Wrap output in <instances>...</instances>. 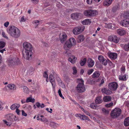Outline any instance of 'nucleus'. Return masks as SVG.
Segmentation results:
<instances>
[{
    "label": "nucleus",
    "instance_id": "052dcab7",
    "mask_svg": "<svg viewBox=\"0 0 129 129\" xmlns=\"http://www.w3.org/2000/svg\"><path fill=\"white\" fill-rule=\"evenodd\" d=\"M86 2L88 4H90L92 3V0H86Z\"/></svg>",
    "mask_w": 129,
    "mask_h": 129
},
{
    "label": "nucleus",
    "instance_id": "5701e85b",
    "mask_svg": "<svg viewBox=\"0 0 129 129\" xmlns=\"http://www.w3.org/2000/svg\"><path fill=\"white\" fill-rule=\"evenodd\" d=\"M95 103L96 104H100L103 102L102 99V97L100 96H98L96 98L95 100Z\"/></svg>",
    "mask_w": 129,
    "mask_h": 129
},
{
    "label": "nucleus",
    "instance_id": "37998d69",
    "mask_svg": "<svg viewBox=\"0 0 129 129\" xmlns=\"http://www.w3.org/2000/svg\"><path fill=\"white\" fill-rule=\"evenodd\" d=\"M113 105V103L111 102L108 104H106L105 105V107L107 108H111L112 107Z\"/></svg>",
    "mask_w": 129,
    "mask_h": 129
},
{
    "label": "nucleus",
    "instance_id": "bb28decb",
    "mask_svg": "<svg viewBox=\"0 0 129 129\" xmlns=\"http://www.w3.org/2000/svg\"><path fill=\"white\" fill-rule=\"evenodd\" d=\"M91 20L90 19H86L81 22V23L82 24L84 25H87L90 24L91 23Z\"/></svg>",
    "mask_w": 129,
    "mask_h": 129
},
{
    "label": "nucleus",
    "instance_id": "7c9ffc66",
    "mask_svg": "<svg viewBox=\"0 0 129 129\" xmlns=\"http://www.w3.org/2000/svg\"><path fill=\"white\" fill-rule=\"evenodd\" d=\"M84 39V37L83 35H80L78 37L77 39V42L80 43L83 41Z\"/></svg>",
    "mask_w": 129,
    "mask_h": 129
},
{
    "label": "nucleus",
    "instance_id": "4468645a",
    "mask_svg": "<svg viewBox=\"0 0 129 129\" xmlns=\"http://www.w3.org/2000/svg\"><path fill=\"white\" fill-rule=\"evenodd\" d=\"M5 118L8 121H9L12 122L13 119L14 117H16V116L12 114H9L5 116Z\"/></svg>",
    "mask_w": 129,
    "mask_h": 129
},
{
    "label": "nucleus",
    "instance_id": "6e6552de",
    "mask_svg": "<svg viewBox=\"0 0 129 129\" xmlns=\"http://www.w3.org/2000/svg\"><path fill=\"white\" fill-rule=\"evenodd\" d=\"M84 26L77 27L74 28L73 30V33L75 35H77L82 33L84 29Z\"/></svg>",
    "mask_w": 129,
    "mask_h": 129
},
{
    "label": "nucleus",
    "instance_id": "ddd939ff",
    "mask_svg": "<svg viewBox=\"0 0 129 129\" xmlns=\"http://www.w3.org/2000/svg\"><path fill=\"white\" fill-rule=\"evenodd\" d=\"M67 36L66 34L64 32H62L60 35V39L61 43H63L64 41L67 39Z\"/></svg>",
    "mask_w": 129,
    "mask_h": 129
},
{
    "label": "nucleus",
    "instance_id": "4be33fe9",
    "mask_svg": "<svg viewBox=\"0 0 129 129\" xmlns=\"http://www.w3.org/2000/svg\"><path fill=\"white\" fill-rule=\"evenodd\" d=\"M94 64V61L90 58H89L88 60V66L89 67H92Z\"/></svg>",
    "mask_w": 129,
    "mask_h": 129
},
{
    "label": "nucleus",
    "instance_id": "7ed1b4c3",
    "mask_svg": "<svg viewBox=\"0 0 129 129\" xmlns=\"http://www.w3.org/2000/svg\"><path fill=\"white\" fill-rule=\"evenodd\" d=\"M76 44V41L75 39L73 38H71L64 44V48L66 50H69Z\"/></svg>",
    "mask_w": 129,
    "mask_h": 129
},
{
    "label": "nucleus",
    "instance_id": "49530a36",
    "mask_svg": "<svg viewBox=\"0 0 129 129\" xmlns=\"http://www.w3.org/2000/svg\"><path fill=\"white\" fill-rule=\"evenodd\" d=\"M121 73L124 74L125 71V66H122L121 68Z\"/></svg>",
    "mask_w": 129,
    "mask_h": 129
},
{
    "label": "nucleus",
    "instance_id": "6ab92c4d",
    "mask_svg": "<svg viewBox=\"0 0 129 129\" xmlns=\"http://www.w3.org/2000/svg\"><path fill=\"white\" fill-rule=\"evenodd\" d=\"M20 107V105L19 104L15 103L12 105L10 107L11 110H14Z\"/></svg>",
    "mask_w": 129,
    "mask_h": 129
},
{
    "label": "nucleus",
    "instance_id": "8fccbe9b",
    "mask_svg": "<svg viewBox=\"0 0 129 129\" xmlns=\"http://www.w3.org/2000/svg\"><path fill=\"white\" fill-rule=\"evenodd\" d=\"M72 69L73 71V74H76L77 72L76 68L74 67Z\"/></svg>",
    "mask_w": 129,
    "mask_h": 129
},
{
    "label": "nucleus",
    "instance_id": "39448f33",
    "mask_svg": "<svg viewBox=\"0 0 129 129\" xmlns=\"http://www.w3.org/2000/svg\"><path fill=\"white\" fill-rule=\"evenodd\" d=\"M77 81L79 83L76 87V89L78 92H84L86 90L84 84V81L81 79H78Z\"/></svg>",
    "mask_w": 129,
    "mask_h": 129
},
{
    "label": "nucleus",
    "instance_id": "3c124183",
    "mask_svg": "<svg viewBox=\"0 0 129 129\" xmlns=\"http://www.w3.org/2000/svg\"><path fill=\"white\" fill-rule=\"evenodd\" d=\"M26 20V18H25L24 16H22L21 17L20 21L21 22H24Z\"/></svg>",
    "mask_w": 129,
    "mask_h": 129
},
{
    "label": "nucleus",
    "instance_id": "69168bd1",
    "mask_svg": "<svg viewBox=\"0 0 129 129\" xmlns=\"http://www.w3.org/2000/svg\"><path fill=\"white\" fill-rule=\"evenodd\" d=\"M124 104L126 105H128L129 104V101L128 100L125 101Z\"/></svg>",
    "mask_w": 129,
    "mask_h": 129
},
{
    "label": "nucleus",
    "instance_id": "79ce46f5",
    "mask_svg": "<svg viewBox=\"0 0 129 129\" xmlns=\"http://www.w3.org/2000/svg\"><path fill=\"white\" fill-rule=\"evenodd\" d=\"M86 59L85 58H84L82 60H81L80 62V64L81 66H83L86 63Z\"/></svg>",
    "mask_w": 129,
    "mask_h": 129
},
{
    "label": "nucleus",
    "instance_id": "6e6d98bb",
    "mask_svg": "<svg viewBox=\"0 0 129 129\" xmlns=\"http://www.w3.org/2000/svg\"><path fill=\"white\" fill-rule=\"evenodd\" d=\"M40 21L38 20H35L33 21V23L36 25H38V23Z\"/></svg>",
    "mask_w": 129,
    "mask_h": 129
},
{
    "label": "nucleus",
    "instance_id": "f3484780",
    "mask_svg": "<svg viewBox=\"0 0 129 129\" xmlns=\"http://www.w3.org/2000/svg\"><path fill=\"white\" fill-rule=\"evenodd\" d=\"M101 91L103 93L107 95L110 94L112 93L111 90L105 88H104L102 89Z\"/></svg>",
    "mask_w": 129,
    "mask_h": 129
},
{
    "label": "nucleus",
    "instance_id": "dca6fc26",
    "mask_svg": "<svg viewBox=\"0 0 129 129\" xmlns=\"http://www.w3.org/2000/svg\"><path fill=\"white\" fill-rule=\"evenodd\" d=\"M120 24L125 27L127 26L129 24V18H126L121 21L120 22Z\"/></svg>",
    "mask_w": 129,
    "mask_h": 129
},
{
    "label": "nucleus",
    "instance_id": "0eeeda50",
    "mask_svg": "<svg viewBox=\"0 0 129 129\" xmlns=\"http://www.w3.org/2000/svg\"><path fill=\"white\" fill-rule=\"evenodd\" d=\"M121 112V110L119 108H115L111 111V116L112 118H116L120 115Z\"/></svg>",
    "mask_w": 129,
    "mask_h": 129
},
{
    "label": "nucleus",
    "instance_id": "4c0bfd02",
    "mask_svg": "<svg viewBox=\"0 0 129 129\" xmlns=\"http://www.w3.org/2000/svg\"><path fill=\"white\" fill-rule=\"evenodd\" d=\"M49 125L53 128H55L57 127L58 124L53 122H50Z\"/></svg>",
    "mask_w": 129,
    "mask_h": 129
},
{
    "label": "nucleus",
    "instance_id": "a211bd4d",
    "mask_svg": "<svg viewBox=\"0 0 129 129\" xmlns=\"http://www.w3.org/2000/svg\"><path fill=\"white\" fill-rule=\"evenodd\" d=\"M68 60L72 64H74L76 62L77 58L74 55L71 56L68 59Z\"/></svg>",
    "mask_w": 129,
    "mask_h": 129
},
{
    "label": "nucleus",
    "instance_id": "c9c22d12",
    "mask_svg": "<svg viewBox=\"0 0 129 129\" xmlns=\"http://www.w3.org/2000/svg\"><path fill=\"white\" fill-rule=\"evenodd\" d=\"M108 28H110L112 29H114L115 27V25L111 23H109L107 25Z\"/></svg>",
    "mask_w": 129,
    "mask_h": 129
},
{
    "label": "nucleus",
    "instance_id": "412c9836",
    "mask_svg": "<svg viewBox=\"0 0 129 129\" xmlns=\"http://www.w3.org/2000/svg\"><path fill=\"white\" fill-rule=\"evenodd\" d=\"M117 34L120 36H122L126 33L125 30L123 29H119L117 30Z\"/></svg>",
    "mask_w": 129,
    "mask_h": 129
},
{
    "label": "nucleus",
    "instance_id": "72a5a7b5",
    "mask_svg": "<svg viewBox=\"0 0 129 129\" xmlns=\"http://www.w3.org/2000/svg\"><path fill=\"white\" fill-rule=\"evenodd\" d=\"M100 76V73L98 71L95 72L92 75V77L93 78H97Z\"/></svg>",
    "mask_w": 129,
    "mask_h": 129
},
{
    "label": "nucleus",
    "instance_id": "f03ea898",
    "mask_svg": "<svg viewBox=\"0 0 129 129\" xmlns=\"http://www.w3.org/2000/svg\"><path fill=\"white\" fill-rule=\"evenodd\" d=\"M7 31L11 36L16 38L19 37L20 35L19 29L14 26H9L7 29Z\"/></svg>",
    "mask_w": 129,
    "mask_h": 129
},
{
    "label": "nucleus",
    "instance_id": "603ef678",
    "mask_svg": "<svg viewBox=\"0 0 129 129\" xmlns=\"http://www.w3.org/2000/svg\"><path fill=\"white\" fill-rule=\"evenodd\" d=\"M9 23L8 21H6L4 24V26L6 27H7L9 25Z\"/></svg>",
    "mask_w": 129,
    "mask_h": 129
},
{
    "label": "nucleus",
    "instance_id": "c85d7f7f",
    "mask_svg": "<svg viewBox=\"0 0 129 129\" xmlns=\"http://www.w3.org/2000/svg\"><path fill=\"white\" fill-rule=\"evenodd\" d=\"M23 91L24 93L26 94H28L29 92L28 88L26 86H23Z\"/></svg>",
    "mask_w": 129,
    "mask_h": 129
},
{
    "label": "nucleus",
    "instance_id": "4d7b16f0",
    "mask_svg": "<svg viewBox=\"0 0 129 129\" xmlns=\"http://www.w3.org/2000/svg\"><path fill=\"white\" fill-rule=\"evenodd\" d=\"M43 77L45 78H48V75L47 72L46 71L43 74Z\"/></svg>",
    "mask_w": 129,
    "mask_h": 129
},
{
    "label": "nucleus",
    "instance_id": "a878e982",
    "mask_svg": "<svg viewBox=\"0 0 129 129\" xmlns=\"http://www.w3.org/2000/svg\"><path fill=\"white\" fill-rule=\"evenodd\" d=\"M7 87L10 90H14L16 89V87L15 85L13 84H10L8 85Z\"/></svg>",
    "mask_w": 129,
    "mask_h": 129
},
{
    "label": "nucleus",
    "instance_id": "2f4dec72",
    "mask_svg": "<svg viewBox=\"0 0 129 129\" xmlns=\"http://www.w3.org/2000/svg\"><path fill=\"white\" fill-rule=\"evenodd\" d=\"M103 99L104 102H108L111 100V98L110 96H106L103 97Z\"/></svg>",
    "mask_w": 129,
    "mask_h": 129
},
{
    "label": "nucleus",
    "instance_id": "e2e57ef3",
    "mask_svg": "<svg viewBox=\"0 0 129 129\" xmlns=\"http://www.w3.org/2000/svg\"><path fill=\"white\" fill-rule=\"evenodd\" d=\"M91 119H93L94 120H96V118L92 115L90 114V115H89Z\"/></svg>",
    "mask_w": 129,
    "mask_h": 129
},
{
    "label": "nucleus",
    "instance_id": "09e8293b",
    "mask_svg": "<svg viewBox=\"0 0 129 129\" xmlns=\"http://www.w3.org/2000/svg\"><path fill=\"white\" fill-rule=\"evenodd\" d=\"M94 71V70L93 69H90L88 70L87 73L89 75H90Z\"/></svg>",
    "mask_w": 129,
    "mask_h": 129
},
{
    "label": "nucleus",
    "instance_id": "774afa93",
    "mask_svg": "<svg viewBox=\"0 0 129 129\" xmlns=\"http://www.w3.org/2000/svg\"><path fill=\"white\" fill-rule=\"evenodd\" d=\"M6 51V50L5 49H0V52L2 53H3L4 51Z\"/></svg>",
    "mask_w": 129,
    "mask_h": 129
},
{
    "label": "nucleus",
    "instance_id": "c756f323",
    "mask_svg": "<svg viewBox=\"0 0 129 129\" xmlns=\"http://www.w3.org/2000/svg\"><path fill=\"white\" fill-rule=\"evenodd\" d=\"M112 1L111 0H105L104 2L103 5L104 6H109L111 4Z\"/></svg>",
    "mask_w": 129,
    "mask_h": 129
},
{
    "label": "nucleus",
    "instance_id": "f257e3e1",
    "mask_svg": "<svg viewBox=\"0 0 129 129\" xmlns=\"http://www.w3.org/2000/svg\"><path fill=\"white\" fill-rule=\"evenodd\" d=\"M24 49L23 54L24 58L28 60L31 58L32 54V47L31 45L27 42H24L23 44Z\"/></svg>",
    "mask_w": 129,
    "mask_h": 129
},
{
    "label": "nucleus",
    "instance_id": "9b49d317",
    "mask_svg": "<svg viewBox=\"0 0 129 129\" xmlns=\"http://www.w3.org/2000/svg\"><path fill=\"white\" fill-rule=\"evenodd\" d=\"M82 16V14L80 13H76L72 14L71 17L73 19L78 20L81 18Z\"/></svg>",
    "mask_w": 129,
    "mask_h": 129
},
{
    "label": "nucleus",
    "instance_id": "13d9d810",
    "mask_svg": "<svg viewBox=\"0 0 129 129\" xmlns=\"http://www.w3.org/2000/svg\"><path fill=\"white\" fill-rule=\"evenodd\" d=\"M20 110L18 108L16 109L15 111L16 113L18 115H19L20 114Z\"/></svg>",
    "mask_w": 129,
    "mask_h": 129
},
{
    "label": "nucleus",
    "instance_id": "f8f14e48",
    "mask_svg": "<svg viewBox=\"0 0 129 129\" xmlns=\"http://www.w3.org/2000/svg\"><path fill=\"white\" fill-rule=\"evenodd\" d=\"M108 54L109 57L112 60L116 59L117 56V54L115 53L109 52Z\"/></svg>",
    "mask_w": 129,
    "mask_h": 129
},
{
    "label": "nucleus",
    "instance_id": "20e7f679",
    "mask_svg": "<svg viewBox=\"0 0 129 129\" xmlns=\"http://www.w3.org/2000/svg\"><path fill=\"white\" fill-rule=\"evenodd\" d=\"M9 66L11 67L18 65L20 63L19 60L18 58L10 57L7 60Z\"/></svg>",
    "mask_w": 129,
    "mask_h": 129
},
{
    "label": "nucleus",
    "instance_id": "680f3d73",
    "mask_svg": "<svg viewBox=\"0 0 129 129\" xmlns=\"http://www.w3.org/2000/svg\"><path fill=\"white\" fill-rule=\"evenodd\" d=\"M35 105L38 108H39L41 104L39 102H37L36 103Z\"/></svg>",
    "mask_w": 129,
    "mask_h": 129
},
{
    "label": "nucleus",
    "instance_id": "b1692460",
    "mask_svg": "<svg viewBox=\"0 0 129 129\" xmlns=\"http://www.w3.org/2000/svg\"><path fill=\"white\" fill-rule=\"evenodd\" d=\"M119 78L120 80L125 81L128 78V76L126 74H121L119 76Z\"/></svg>",
    "mask_w": 129,
    "mask_h": 129
},
{
    "label": "nucleus",
    "instance_id": "cd10ccee",
    "mask_svg": "<svg viewBox=\"0 0 129 129\" xmlns=\"http://www.w3.org/2000/svg\"><path fill=\"white\" fill-rule=\"evenodd\" d=\"M90 107L93 109H98L100 108V106L97 105L94 103H92L90 105Z\"/></svg>",
    "mask_w": 129,
    "mask_h": 129
},
{
    "label": "nucleus",
    "instance_id": "393cba45",
    "mask_svg": "<svg viewBox=\"0 0 129 129\" xmlns=\"http://www.w3.org/2000/svg\"><path fill=\"white\" fill-rule=\"evenodd\" d=\"M3 124L8 126H10L12 124V123L9 121H8L6 119L3 120Z\"/></svg>",
    "mask_w": 129,
    "mask_h": 129
},
{
    "label": "nucleus",
    "instance_id": "473e14b6",
    "mask_svg": "<svg viewBox=\"0 0 129 129\" xmlns=\"http://www.w3.org/2000/svg\"><path fill=\"white\" fill-rule=\"evenodd\" d=\"M124 124L125 126H129V117L125 119Z\"/></svg>",
    "mask_w": 129,
    "mask_h": 129
},
{
    "label": "nucleus",
    "instance_id": "9d476101",
    "mask_svg": "<svg viewBox=\"0 0 129 129\" xmlns=\"http://www.w3.org/2000/svg\"><path fill=\"white\" fill-rule=\"evenodd\" d=\"M119 40L120 38L115 35L110 36L108 38L109 41L114 42L115 43H118Z\"/></svg>",
    "mask_w": 129,
    "mask_h": 129
},
{
    "label": "nucleus",
    "instance_id": "ea45409f",
    "mask_svg": "<svg viewBox=\"0 0 129 129\" xmlns=\"http://www.w3.org/2000/svg\"><path fill=\"white\" fill-rule=\"evenodd\" d=\"M6 44L5 42L3 41L0 42V48L2 49L5 46Z\"/></svg>",
    "mask_w": 129,
    "mask_h": 129
},
{
    "label": "nucleus",
    "instance_id": "f704fd0d",
    "mask_svg": "<svg viewBox=\"0 0 129 129\" xmlns=\"http://www.w3.org/2000/svg\"><path fill=\"white\" fill-rule=\"evenodd\" d=\"M35 101V99H32L31 97H29L27 98L26 100V102L28 103L29 102L34 103Z\"/></svg>",
    "mask_w": 129,
    "mask_h": 129
},
{
    "label": "nucleus",
    "instance_id": "e433bc0d",
    "mask_svg": "<svg viewBox=\"0 0 129 129\" xmlns=\"http://www.w3.org/2000/svg\"><path fill=\"white\" fill-rule=\"evenodd\" d=\"M40 120L43 122H48V120L45 117H44L43 115H41L40 116Z\"/></svg>",
    "mask_w": 129,
    "mask_h": 129
},
{
    "label": "nucleus",
    "instance_id": "de8ad7c7",
    "mask_svg": "<svg viewBox=\"0 0 129 129\" xmlns=\"http://www.w3.org/2000/svg\"><path fill=\"white\" fill-rule=\"evenodd\" d=\"M2 36L5 38L8 39V37L6 35V34L5 32L4 31H2Z\"/></svg>",
    "mask_w": 129,
    "mask_h": 129
},
{
    "label": "nucleus",
    "instance_id": "a19ab883",
    "mask_svg": "<svg viewBox=\"0 0 129 129\" xmlns=\"http://www.w3.org/2000/svg\"><path fill=\"white\" fill-rule=\"evenodd\" d=\"M102 111L103 113L105 115H107L109 114V111L108 110H107L106 109L103 108L102 109Z\"/></svg>",
    "mask_w": 129,
    "mask_h": 129
},
{
    "label": "nucleus",
    "instance_id": "423d86ee",
    "mask_svg": "<svg viewBox=\"0 0 129 129\" xmlns=\"http://www.w3.org/2000/svg\"><path fill=\"white\" fill-rule=\"evenodd\" d=\"M83 14L85 16H94L97 15L98 13L95 10L88 9L85 10L84 11Z\"/></svg>",
    "mask_w": 129,
    "mask_h": 129
},
{
    "label": "nucleus",
    "instance_id": "a18cd8bd",
    "mask_svg": "<svg viewBox=\"0 0 129 129\" xmlns=\"http://www.w3.org/2000/svg\"><path fill=\"white\" fill-rule=\"evenodd\" d=\"M81 109L87 115H88V116L90 115V113L87 111L85 110L83 108L81 107Z\"/></svg>",
    "mask_w": 129,
    "mask_h": 129
},
{
    "label": "nucleus",
    "instance_id": "864d4df0",
    "mask_svg": "<svg viewBox=\"0 0 129 129\" xmlns=\"http://www.w3.org/2000/svg\"><path fill=\"white\" fill-rule=\"evenodd\" d=\"M58 93L59 94V95L63 99H64V98L63 97V96L62 94L61 93V90L60 89H59L58 90Z\"/></svg>",
    "mask_w": 129,
    "mask_h": 129
},
{
    "label": "nucleus",
    "instance_id": "338daca9",
    "mask_svg": "<svg viewBox=\"0 0 129 129\" xmlns=\"http://www.w3.org/2000/svg\"><path fill=\"white\" fill-rule=\"evenodd\" d=\"M21 102L22 104H23L26 102V101L25 99H23L21 100Z\"/></svg>",
    "mask_w": 129,
    "mask_h": 129
},
{
    "label": "nucleus",
    "instance_id": "0e129e2a",
    "mask_svg": "<svg viewBox=\"0 0 129 129\" xmlns=\"http://www.w3.org/2000/svg\"><path fill=\"white\" fill-rule=\"evenodd\" d=\"M34 4H37L38 2V0H31Z\"/></svg>",
    "mask_w": 129,
    "mask_h": 129
},
{
    "label": "nucleus",
    "instance_id": "c03bdc74",
    "mask_svg": "<svg viewBox=\"0 0 129 129\" xmlns=\"http://www.w3.org/2000/svg\"><path fill=\"white\" fill-rule=\"evenodd\" d=\"M82 120H87L89 121H90V120L89 119V118L84 115H83V118H82Z\"/></svg>",
    "mask_w": 129,
    "mask_h": 129
},
{
    "label": "nucleus",
    "instance_id": "5fc2aeb1",
    "mask_svg": "<svg viewBox=\"0 0 129 129\" xmlns=\"http://www.w3.org/2000/svg\"><path fill=\"white\" fill-rule=\"evenodd\" d=\"M22 115L25 117L27 116V114L25 113V111L23 110H21Z\"/></svg>",
    "mask_w": 129,
    "mask_h": 129
},
{
    "label": "nucleus",
    "instance_id": "58836bf2",
    "mask_svg": "<svg viewBox=\"0 0 129 129\" xmlns=\"http://www.w3.org/2000/svg\"><path fill=\"white\" fill-rule=\"evenodd\" d=\"M123 49L125 51H129V43L127 44L124 45L123 47Z\"/></svg>",
    "mask_w": 129,
    "mask_h": 129
},
{
    "label": "nucleus",
    "instance_id": "bf43d9fd",
    "mask_svg": "<svg viewBox=\"0 0 129 129\" xmlns=\"http://www.w3.org/2000/svg\"><path fill=\"white\" fill-rule=\"evenodd\" d=\"M46 110L47 111H48V112H49L50 113H52V109L51 108H50V111H49V109L48 108H46Z\"/></svg>",
    "mask_w": 129,
    "mask_h": 129
},
{
    "label": "nucleus",
    "instance_id": "1a4fd4ad",
    "mask_svg": "<svg viewBox=\"0 0 129 129\" xmlns=\"http://www.w3.org/2000/svg\"><path fill=\"white\" fill-rule=\"evenodd\" d=\"M117 83L115 82H112L110 83L108 85L109 89L112 91L116 90L118 87Z\"/></svg>",
    "mask_w": 129,
    "mask_h": 129
},
{
    "label": "nucleus",
    "instance_id": "aec40b11",
    "mask_svg": "<svg viewBox=\"0 0 129 129\" xmlns=\"http://www.w3.org/2000/svg\"><path fill=\"white\" fill-rule=\"evenodd\" d=\"M50 81L53 87L55 86V82L54 79L52 75L51 74L49 76Z\"/></svg>",
    "mask_w": 129,
    "mask_h": 129
},
{
    "label": "nucleus",
    "instance_id": "2eb2a0df",
    "mask_svg": "<svg viewBox=\"0 0 129 129\" xmlns=\"http://www.w3.org/2000/svg\"><path fill=\"white\" fill-rule=\"evenodd\" d=\"M98 58L99 60L101 62H102V64H103L104 65L106 66L107 64V61L101 55H100L98 56Z\"/></svg>",
    "mask_w": 129,
    "mask_h": 129
}]
</instances>
